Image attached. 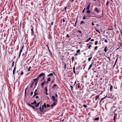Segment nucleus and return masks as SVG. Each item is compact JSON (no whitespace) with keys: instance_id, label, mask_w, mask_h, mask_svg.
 Segmentation results:
<instances>
[{"instance_id":"nucleus-41","label":"nucleus","mask_w":122,"mask_h":122,"mask_svg":"<svg viewBox=\"0 0 122 122\" xmlns=\"http://www.w3.org/2000/svg\"><path fill=\"white\" fill-rule=\"evenodd\" d=\"M105 97H103V98H102L101 99V100L100 101V102H101L103 101L104 99H105Z\"/></svg>"},{"instance_id":"nucleus-36","label":"nucleus","mask_w":122,"mask_h":122,"mask_svg":"<svg viewBox=\"0 0 122 122\" xmlns=\"http://www.w3.org/2000/svg\"><path fill=\"white\" fill-rule=\"evenodd\" d=\"M83 23H85V22H84V21H81L80 24V25H81Z\"/></svg>"},{"instance_id":"nucleus-52","label":"nucleus","mask_w":122,"mask_h":122,"mask_svg":"<svg viewBox=\"0 0 122 122\" xmlns=\"http://www.w3.org/2000/svg\"><path fill=\"white\" fill-rule=\"evenodd\" d=\"M46 107H50V105H49L47 104L46 105Z\"/></svg>"},{"instance_id":"nucleus-28","label":"nucleus","mask_w":122,"mask_h":122,"mask_svg":"<svg viewBox=\"0 0 122 122\" xmlns=\"http://www.w3.org/2000/svg\"><path fill=\"white\" fill-rule=\"evenodd\" d=\"M91 37H89V39L85 41L86 42H88L90 40H91Z\"/></svg>"},{"instance_id":"nucleus-25","label":"nucleus","mask_w":122,"mask_h":122,"mask_svg":"<svg viewBox=\"0 0 122 122\" xmlns=\"http://www.w3.org/2000/svg\"><path fill=\"white\" fill-rule=\"evenodd\" d=\"M117 114H114V118H115V119H116L117 117Z\"/></svg>"},{"instance_id":"nucleus-54","label":"nucleus","mask_w":122,"mask_h":122,"mask_svg":"<svg viewBox=\"0 0 122 122\" xmlns=\"http://www.w3.org/2000/svg\"><path fill=\"white\" fill-rule=\"evenodd\" d=\"M104 42H106V43H108V42L107 41V39H105V40H104Z\"/></svg>"},{"instance_id":"nucleus-16","label":"nucleus","mask_w":122,"mask_h":122,"mask_svg":"<svg viewBox=\"0 0 122 122\" xmlns=\"http://www.w3.org/2000/svg\"><path fill=\"white\" fill-rule=\"evenodd\" d=\"M107 49L108 48L107 46L106 47L104 48V51L105 52H107L108 50Z\"/></svg>"},{"instance_id":"nucleus-64","label":"nucleus","mask_w":122,"mask_h":122,"mask_svg":"<svg viewBox=\"0 0 122 122\" xmlns=\"http://www.w3.org/2000/svg\"><path fill=\"white\" fill-rule=\"evenodd\" d=\"M78 32H79L80 33H81V31L79 30H78Z\"/></svg>"},{"instance_id":"nucleus-59","label":"nucleus","mask_w":122,"mask_h":122,"mask_svg":"<svg viewBox=\"0 0 122 122\" xmlns=\"http://www.w3.org/2000/svg\"><path fill=\"white\" fill-rule=\"evenodd\" d=\"M33 92H31V93H30V95L31 96H32V94H33Z\"/></svg>"},{"instance_id":"nucleus-3","label":"nucleus","mask_w":122,"mask_h":122,"mask_svg":"<svg viewBox=\"0 0 122 122\" xmlns=\"http://www.w3.org/2000/svg\"><path fill=\"white\" fill-rule=\"evenodd\" d=\"M34 102L35 104V105L34 106H35V107H37L39 106V105L40 104L41 102H39L38 103H37L36 100H35L34 101Z\"/></svg>"},{"instance_id":"nucleus-38","label":"nucleus","mask_w":122,"mask_h":122,"mask_svg":"<svg viewBox=\"0 0 122 122\" xmlns=\"http://www.w3.org/2000/svg\"><path fill=\"white\" fill-rule=\"evenodd\" d=\"M80 49H78L76 51V52L77 53H79L80 52Z\"/></svg>"},{"instance_id":"nucleus-33","label":"nucleus","mask_w":122,"mask_h":122,"mask_svg":"<svg viewBox=\"0 0 122 122\" xmlns=\"http://www.w3.org/2000/svg\"><path fill=\"white\" fill-rule=\"evenodd\" d=\"M113 88V86L112 85H111L110 87V90L111 91H112V89Z\"/></svg>"},{"instance_id":"nucleus-53","label":"nucleus","mask_w":122,"mask_h":122,"mask_svg":"<svg viewBox=\"0 0 122 122\" xmlns=\"http://www.w3.org/2000/svg\"><path fill=\"white\" fill-rule=\"evenodd\" d=\"M33 81H36H36H37V79H36V78H35V79H33Z\"/></svg>"},{"instance_id":"nucleus-63","label":"nucleus","mask_w":122,"mask_h":122,"mask_svg":"<svg viewBox=\"0 0 122 122\" xmlns=\"http://www.w3.org/2000/svg\"><path fill=\"white\" fill-rule=\"evenodd\" d=\"M31 104L32 105H35V104L33 102H32V103H31Z\"/></svg>"},{"instance_id":"nucleus-8","label":"nucleus","mask_w":122,"mask_h":122,"mask_svg":"<svg viewBox=\"0 0 122 122\" xmlns=\"http://www.w3.org/2000/svg\"><path fill=\"white\" fill-rule=\"evenodd\" d=\"M23 47H24V46H22V47L20 51V52H19V57H18L19 58H20V56L21 55V53L22 51V50L23 48Z\"/></svg>"},{"instance_id":"nucleus-46","label":"nucleus","mask_w":122,"mask_h":122,"mask_svg":"<svg viewBox=\"0 0 122 122\" xmlns=\"http://www.w3.org/2000/svg\"><path fill=\"white\" fill-rule=\"evenodd\" d=\"M98 43V41H96L95 43V45H97V44Z\"/></svg>"},{"instance_id":"nucleus-10","label":"nucleus","mask_w":122,"mask_h":122,"mask_svg":"<svg viewBox=\"0 0 122 122\" xmlns=\"http://www.w3.org/2000/svg\"><path fill=\"white\" fill-rule=\"evenodd\" d=\"M118 56H119V55H117V56H116L117 57V58L116 59V61L115 62V64H114V65L113 66V67H114L115 66V65H116V63L117 62V60H118Z\"/></svg>"},{"instance_id":"nucleus-15","label":"nucleus","mask_w":122,"mask_h":122,"mask_svg":"<svg viewBox=\"0 0 122 122\" xmlns=\"http://www.w3.org/2000/svg\"><path fill=\"white\" fill-rule=\"evenodd\" d=\"M100 94L99 95H98L96 96L95 98V100H96L98 99V98L100 97Z\"/></svg>"},{"instance_id":"nucleus-45","label":"nucleus","mask_w":122,"mask_h":122,"mask_svg":"<svg viewBox=\"0 0 122 122\" xmlns=\"http://www.w3.org/2000/svg\"><path fill=\"white\" fill-rule=\"evenodd\" d=\"M66 36L68 38H69L70 37V36L68 34H67V35Z\"/></svg>"},{"instance_id":"nucleus-7","label":"nucleus","mask_w":122,"mask_h":122,"mask_svg":"<svg viewBox=\"0 0 122 122\" xmlns=\"http://www.w3.org/2000/svg\"><path fill=\"white\" fill-rule=\"evenodd\" d=\"M45 76V74L44 73H42L38 76V77L40 78L41 77V76Z\"/></svg>"},{"instance_id":"nucleus-2","label":"nucleus","mask_w":122,"mask_h":122,"mask_svg":"<svg viewBox=\"0 0 122 122\" xmlns=\"http://www.w3.org/2000/svg\"><path fill=\"white\" fill-rule=\"evenodd\" d=\"M27 105L28 106L32 108L35 111H38L39 110V109L38 108H36V107H35V106H33L32 105L29 103H27Z\"/></svg>"},{"instance_id":"nucleus-27","label":"nucleus","mask_w":122,"mask_h":122,"mask_svg":"<svg viewBox=\"0 0 122 122\" xmlns=\"http://www.w3.org/2000/svg\"><path fill=\"white\" fill-rule=\"evenodd\" d=\"M87 14H90V13L91 12L89 10H87Z\"/></svg>"},{"instance_id":"nucleus-44","label":"nucleus","mask_w":122,"mask_h":122,"mask_svg":"<svg viewBox=\"0 0 122 122\" xmlns=\"http://www.w3.org/2000/svg\"><path fill=\"white\" fill-rule=\"evenodd\" d=\"M31 68V67L30 66L28 69L27 70L28 71H30V68Z\"/></svg>"},{"instance_id":"nucleus-17","label":"nucleus","mask_w":122,"mask_h":122,"mask_svg":"<svg viewBox=\"0 0 122 122\" xmlns=\"http://www.w3.org/2000/svg\"><path fill=\"white\" fill-rule=\"evenodd\" d=\"M46 83V81L45 80L44 81V82H42L41 84V86L42 87H43L44 85Z\"/></svg>"},{"instance_id":"nucleus-1","label":"nucleus","mask_w":122,"mask_h":122,"mask_svg":"<svg viewBox=\"0 0 122 122\" xmlns=\"http://www.w3.org/2000/svg\"><path fill=\"white\" fill-rule=\"evenodd\" d=\"M96 14L93 12H91L90 14H87L86 17H94L95 16Z\"/></svg>"},{"instance_id":"nucleus-9","label":"nucleus","mask_w":122,"mask_h":122,"mask_svg":"<svg viewBox=\"0 0 122 122\" xmlns=\"http://www.w3.org/2000/svg\"><path fill=\"white\" fill-rule=\"evenodd\" d=\"M37 91V90L36 89L35 92H34V95L33 96V98L34 97H35V96L36 95H38L39 94V93H36V92Z\"/></svg>"},{"instance_id":"nucleus-57","label":"nucleus","mask_w":122,"mask_h":122,"mask_svg":"<svg viewBox=\"0 0 122 122\" xmlns=\"http://www.w3.org/2000/svg\"><path fill=\"white\" fill-rule=\"evenodd\" d=\"M38 83V81H36V83H35V85L36 86L37 85V84Z\"/></svg>"},{"instance_id":"nucleus-62","label":"nucleus","mask_w":122,"mask_h":122,"mask_svg":"<svg viewBox=\"0 0 122 122\" xmlns=\"http://www.w3.org/2000/svg\"><path fill=\"white\" fill-rule=\"evenodd\" d=\"M45 93L46 95H48V93L47 92H45Z\"/></svg>"},{"instance_id":"nucleus-43","label":"nucleus","mask_w":122,"mask_h":122,"mask_svg":"<svg viewBox=\"0 0 122 122\" xmlns=\"http://www.w3.org/2000/svg\"><path fill=\"white\" fill-rule=\"evenodd\" d=\"M77 19H76V22L75 23V25H74L75 26H76V24L77 22Z\"/></svg>"},{"instance_id":"nucleus-34","label":"nucleus","mask_w":122,"mask_h":122,"mask_svg":"<svg viewBox=\"0 0 122 122\" xmlns=\"http://www.w3.org/2000/svg\"><path fill=\"white\" fill-rule=\"evenodd\" d=\"M45 76H43L42 78L41 79L42 80H44V81L45 80H44V79L45 78Z\"/></svg>"},{"instance_id":"nucleus-35","label":"nucleus","mask_w":122,"mask_h":122,"mask_svg":"<svg viewBox=\"0 0 122 122\" xmlns=\"http://www.w3.org/2000/svg\"><path fill=\"white\" fill-rule=\"evenodd\" d=\"M51 80V78L50 77H49L47 78V81H48V82H49V81H50Z\"/></svg>"},{"instance_id":"nucleus-26","label":"nucleus","mask_w":122,"mask_h":122,"mask_svg":"<svg viewBox=\"0 0 122 122\" xmlns=\"http://www.w3.org/2000/svg\"><path fill=\"white\" fill-rule=\"evenodd\" d=\"M47 76L49 77L50 76H53V74L52 73H51L49 74V75H47Z\"/></svg>"},{"instance_id":"nucleus-19","label":"nucleus","mask_w":122,"mask_h":122,"mask_svg":"<svg viewBox=\"0 0 122 122\" xmlns=\"http://www.w3.org/2000/svg\"><path fill=\"white\" fill-rule=\"evenodd\" d=\"M93 120H94V121H98L99 120V117H97V118L94 119Z\"/></svg>"},{"instance_id":"nucleus-60","label":"nucleus","mask_w":122,"mask_h":122,"mask_svg":"<svg viewBox=\"0 0 122 122\" xmlns=\"http://www.w3.org/2000/svg\"><path fill=\"white\" fill-rule=\"evenodd\" d=\"M107 58L109 59L110 61H111L110 57L109 56L107 57Z\"/></svg>"},{"instance_id":"nucleus-31","label":"nucleus","mask_w":122,"mask_h":122,"mask_svg":"<svg viewBox=\"0 0 122 122\" xmlns=\"http://www.w3.org/2000/svg\"><path fill=\"white\" fill-rule=\"evenodd\" d=\"M34 83V81H33L32 82L30 86V88H31L32 87V86L33 85Z\"/></svg>"},{"instance_id":"nucleus-42","label":"nucleus","mask_w":122,"mask_h":122,"mask_svg":"<svg viewBox=\"0 0 122 122\" xmlns=\"http://www.w3.org/2000/svg\"><path fill=\"white\" fill-rule=\"evenodd\" d=\"M83 106L85 108H86L87 107V105L85 104L83 105Z\"/></svg>"},{"instance_id":"nucleus-39","label":"nucleus","mask_w":122,"mask_h":122,"mask_svg":"<svg viewBox=\"0 0 122 122\" xmlns=\"http://www.w3.org/2000/svg\"><path fill=\"white\" fill-rule=\"evenodd\" d=\"M14 63H15L14 61H13V62H12V65H11L12 67L14 66Z\"/></svg>"},{"instance_id":"nucleus-24","label":"nucleus","mask_w":122,"mask_h":122,"mask_svg":"<svg viewBox=\"0 0 122 122\" xmlns=\"http://www.w3.org/2000/svg\"><path fill=\"white\" fill-rule=\"evenodd\" d=\"M43 105V107H44L45 108H46V104L45 103H44L43 105Z\"/></svg>"},{"instance_id":"nucleus-20","label":"nucleus","mask_w":122,"mask_h":122,"mask_svg":"<svg viewBox=\"0 0 122 122\" xmlns=\"http://www.w3.org/2000/svg\"><path fill=\"white\" fill-rule=\"evenodd\" d=\"M31 35H32L34 34V32L33 30V29H31Z\"/></svg>"},{"instance_id":"nucleus-37","label":"nucleus","mask_w":122,"mask_h":122,"mask_svg":"<svg viewBox=\"0 0 122 122\" xmlns=\"http://www.w3.org/2000/svg\"><path fill=\"white\" fill-rule=\"evenodd\" d=\"M95 30L96 31L98 32L99 34L100 33V32L99 30H98L96 29H95Z\"/></svg>"},{"instance_id":"nucleus-49","label":"nucleus","mask_w":122,"mask_h":122,"mask_svg":"<svg viewBox=\"0 0 122 122\" xmlns=\"http://www.w3.org/2000/svg\"><path fill=\"white\" fill-rule=\"evenodd\" d=\"M109 1H108L107 2V3L106 4V5L107 6H108L109 5Z\"/></svg>"},{"instance_id":"nucleus-12","label":"nucleus","mask_w":122,"mask_h":122,"mask_svg":"<svg viewBox=\"0 0 122 122\" xmlns=\"http://www.w3.org/2000/svg\"><path fill=\"white\" fill-rule=\"evenodd\" d=\"M16 64H15V67H14V68L13 69V75H15V71L16 70Z\"/></svg>"},{"instance_id":"nucleus-23","label":"nucleus","mask_w":122,"mask_h":122,"mask_svg":"<svg viewBox=\"0 0 122 122\" xmlns=\"http://www.w3.org/2000/svg\"><path fill=\"white\" fill-rule=\"evenodd\" d=\"M92 64H91L90 65V66L89 67L88 69V70H89L91 68V67H92Z\"/></svg>"},{"instance_id":"nucleus-11","label":"nucleus","mask_w":122,"mask_h":122,"mask_svg":"<svg viewBox=\"0 0 122 122\" xmlns=\"http://www.w3.org/2000/svg\"><path fill=\"white\" fill-rule=\"evenodd\" d=\"M58 86H57V85L56 84H54L53 86L52 87V88L54 89H55L56 88H57L58 87Z\"/></svg>"},{"instance_id":"nucleus-18","label":"nucleus","mask_w":122,"mask_h":122,"mask_svg":"<svg viewBox=\"0 0 122 122\" xmlns=\"http://www.w3.org/2000/svg\"><path fill=\"white\" fill-rule=\"evenodd\" d=\"M67 66V64H65V63H64V70H65L66 68V66Z\"/></svg>"},{"instance_id":"nucleus-48","label":"nucleus","mask_w":122,"mask_h":122,"mask_svg":"<svg viewBox=\"0 0 122 122\" xmlns=\"http://www.w3.org/2000/svg\"><path fill=\"white\" fill-rule=\"evenodd\" d=\"M55 95V96L56 97V99H57V97H58V95H57V94H56Z\"/></svg>"},{"instance_id":"nucleus-21","label":"nucleus","mask_w":122,"mask_h":122,"mask_svg":"<svg viewBox=\"0 0 122 122\" xmlns=\"http://www.w3.org/2000/svg\"><path fill=\"white\" fill-rule=\"evenodd\" d=\"M41 109L42 111H43V112H42L43 113H44L45 112V110H44V107H43V105H42L41 106Z\"/></svg>"},{"instance_id":"nucleus-50","label":"nucleus","mask_w":122,"mask_h":122,"mask_svg":"<svg viewBox=\"0 0 122 122\" xmlns=\"http://www.w3.org/2000/svg\"><path fill=\"white\" fill-rule=\"evenodd\" d=\"M80 83H79L78 84V88H79L80 87Z\"/></svg>"},{"instance_id":"nucleus-55","label":"nucleus","mask_w":122,"mask_h":122,"mask_svg":"<svg viewBox=\"0 0 122 122\" xmlns=\"http://www.w3.org/2000/svg\"><path fill=\"white\" fill-rule=\"evenodd\" d=\"M74 57L73 56L72 57V61H73L74 60Z\"/></svg>"},{"instance_id":"nucleus-32","label":"nucleus","mask_w":122,"mask_h":122,"mask_svg":"<svg viewBox=\"0 0 122 122\" xmlns=\"http://www.w3.org/2000/svg\"><path fill=\"white\" fill-rule=\"evenodd\" d=\"M92 58V57H91L90 58H89L88 59V61H91Z\"/></svg>"},{"instance_id":"nucleus-40","label":"nucleus","mask_w":122,"mask_h":122,"mask_svg":"<svg viewBox=\"0 0 122 122\" xmlns=\"http://www.w3.org/2000/svg\"><path fill=\"white\" fill-rule=\"evenodd\" d=\"M23 74V71H21V73H20V75L21 76Z\"/></svg>"},{"instance_id":"nucleus-56","label":"nucleus","mask_w":122,"mask_h":122,"mask_svg":"<svg viewBox=\"0 0 122 122\" xmlns=\"http://www.w3.org/2000/svg\"><path fill=\"white\" fill-rule=\"evenodd\" d=\"M97 48H98V47L97 46H96L95 47L94 49L95 50H97Z\"/></svg>"},{"instance_id":"nucleus-14","label":"nucleus","mask_w":122,"mask_h":122,"mask_svg":"<svg viewBox=\"0 0 122 122\" xmlns=\"http://www.w3.org/2000/svg\"><path fill=\"white\" fill-rule=\"evenodd\" d=\"M38 109L41 112H43V111H42L41 109V105H40V106L39 108V109Z\"/></svg>"},{"instance_id":"nucleus-4","label":"nucleus","mask_w":122,"mask_h":122,"mask_svg":"<svg viewBox=\"0 0 122 122\" xmlns=\"http://www.w3.org/2000/svg\"><path fill=\"white\" fill-rule=\"evenodd\" d=\"M94 10L95 11H96L97 13L101 12V10L100 8H98L97 7L95 8L94 9Z\"/></svg>"},{"instance_id":"nucleus-30","label":"nucleus","mask_w":122,"mask_h":122,"mask_svg":"<svg viewBox=\"0 0 122 122\" xmlns=\"http://www.w3.org/2000/svg\"><path fill=\"white\" fill-rule=\"evenodd\" d=\"M87 19L88 20L89 19L88 18H87L86 17H85V16L83 17V19L85 20V19Z\"/></svg>"},{"instance_id":"nucleus-5","label":"nucleus","mask_w":122,"mask_h":122,"mask_svg":"<svg viewBox=\"0 0 122 122\" xmlns=\"http://www.w3.org/2000/svg\"><path fill=\"white\" fill-rule=\"evenodd\" d=\"M57 102L56 100L55 101V102H54L51 105V107H55L57 103Z\"/></svg>"},{"instance_id":"nucleus-6","label":"nucleus","mask_w":122,"mask_h":122,"mask_svg":"<svg viewBox=\"0 0 122 122\" xmlns=\"http://www.w3.org/2000/svg\"><path fill=\"white\" fill-rule=\"evenodd\" d=\"M51 99H52V100L53 101L55 102L56 100L57 101V99H56L55 97L54 96H52L51 97Z\"/></svg>"},{"instance_id":"nucleus-61","label":"nucleus","mask_w":122,"mask_h":122,"mask_svg":"<svg viewBox=\"0 0 122 122\" xmlns=\"http://www.w3.org/2000/svg\"><path fill=\"white\" fill-rule=\"evenodd\" d=\"M54 79H53L52 80V81H51V83H53L54 82Z\"/></svg>"},{"instance_id":"nucleus-22","label":"nucleus","mask_w":122,"mask_h":122,"mask_svg":"<svg viewBox=\"0 0 122 122\" xmlns=\"http://www.w3.org/2000/svg\"><path fill=\"white\" fill-rule=\"evenodd\" d=\"M75 66H74L73 68V72L74 73L76 74V72L75 71Z\"/></svg>"},{"instance_id":"nucleus-29","label":"nucleus","mask_w":122,"mask_h":122,"mask_svg":"<svg viewBox=\"0 0 122 122\" xmlns=\"http://www.w3.org/2000/svg\"><path fill=\"white\" fill-rule=\"evenodd\" d=\"M45 91L46 92H47L48 91L47 89V87H46L45 88Z\"/></svg>"},{"instance_id":"nucleus-51","label":"nucleus","mask_w":122,"mask_h":122,"mask_svg":"<svg viewBox=\"0 0 122 122\" xmlns=\"http://www.w3.org/2000/svg\"><path fill=\"white\" fill-rule=\"evenodd\" d=\"M71 87V90H73V86H70Z\"/></svg>"},{"instance_id":"nucleus-13","label":"nucleus","mask_w":122,"mask_h":122,"mask_svg":"<svg viewBox=\"0 0 122 122\" xmlns=\"http://www.w3.org/2000/svg\"><path fill=\"white\" fill-rule=\"evenodd\" d=\"M91 4V3H89V4L88 5L87 8L86 9L87 10H89L90 7V5Z\"/></svg>"},{"instance_id":"nucleus-47","label":"nucleus","mask_w":122,"mask_h":122,"mask_svg":"<svg viewBox=\"0 0 122 122\" xmlns=\"http://www.w3.org/2000/svg\"><path fill=\"white\" fill-rule=\"evenodd\" d=\"M85 9H86L85 8H84L83 10V11H82V13H83L85 12Z\"/></svg>"},{"instance_id":"nucleus-58","label":"nucleus","mask_w":122,"mask_h":122,"mask_svg":"<svg viewBox=\"0 0 122 122\" xmlns=\"http://www.w3.org/2000/svg\"><path fill=\"white\" fill-rule=\"evenodd\" d=\"M92 46L91 45H90L88 47V48L90 49V47L91 46Z\"/></svg>"}]
</instances>
